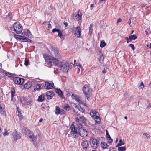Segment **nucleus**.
Listing matches in <instances>:
<instances>
[{
  "label": "nucleus",
  "instance_id": "nucleus-1",
  "mask_svg": "<svg viewBox=\"0 0 151 151\" xmlns=\"http://www.w3.org/2000/svg\"><path fill=\"white\" fill-rule=\"evenodd\" d=\"M43 57L46 61L45 65L49 67L53 65H57L58 64L59 60L60 59H57V58L54 57L50 56L46 54H43Z\"/></svg>",
  "mask_w": 151,
  "mask_h": 151
},
{
  "label": "nucleus",
  "instance_id": "nucleus-2",
  "mask_svg": "<svg viewBox=\"0 0 151 151\" xmlns=\"http://www.w3.org/2000/svg\"><path fill=\"white\" fill-rule=\"evenodd\" d=\"M49 49L52 56L57 58V59H60L61 58L57 47L51 46L49 47Z\"/></svg>",
  "mask_w": 151,
  "mask_h": 151
},
{
  "label": "nucleus",
  "instance_id": "nucleus-3",
  "mask_svg": "<svg viewBox=\"0 0 151 151\" xmlns=\"http://www.w3.org/2000/svg\"><path fill=\"white\" fill-rule=\"evenodd\" d=\"M14 31L17 34H20L22 30V27L19 22H16L13 25Z\"/></svg>",
  "mask_w": 151,
  "mask_h": 151
},
{
  "label": "nucleus",
  "instance_id": "nucleus-4",
  "mask_svg": "<svg viewBox=\"0 0 151 151\" xmlns=\"http://www.w3.org/2000/svg\"><path fill=\"white\" fill-rule=\"evenodd\" d=\"M72 67V65L70 63H66L61 66V69L64 72H67L71 69Z\"/></svg>",
  "mask_w": 151,
  "mask_h": 151
},
{
  "label": "nucleus",
  "instance_id": "nucleus-5",
  "mask_svg": "<svg viewBox=\"0 0 151 151\" xmlns=\"http://www.w3.org/2000/svg\"><path fill=\"white\" fill-rule=\"evenodd\" d=\"M25 135L32 139L33 142L35 141L36 139V135H34L32 132L29 130L27 129L25 131Z\"/></svg>",
  "mask_w": 151,
  "mask_h": 151
},
{
  "label": "nucleus",
  "instance_id": "nucleus-6",
  "mask_svg": "<svg viewBox=\"0 0 151 151\" xmlns=\"http://www.w3.org/2000/svg\"><path fill=\"white\" fill-rule=\"evenodd\" d=\"M13 81L15 84L22 85L24 82V79L19 77H15L13 78Z\"/></svg>",
  "mask_w": 151,
  "mask_h": 151
},
{
  "label": "nucleus",
  "instance_id": "nucleus-7",
  "mask_svg": "<svg viewBox=\"0 0 151 151\" xmlns=\"http://www.w3.org/2000/svg\"><path fill=\"white\" fill-rule=\"evenodd\" d=\"M90 142L92 147L94 149H96L98 147V142L97 140L93 138H91L90 139Z\"/></svg>",
  "mask_w": 151,
  "mask_h": 151
},
{
  "label": "nucleus",
  "instance_id": "nucleus-8",
  "mask_svg": "<svg viewBox=\"0 0 151 151\" xmlns=\"http://www.w3.org/2000/svg\"><path fill=\"white\" fill-rule=\"evenodd\" d=\"M72 32L74 34L78 35H79L78 37H79L81 33V29L80 26H78L75 28L73 26L72 28Z\"/></svg>",
  "mask_w": 151,
  "mask_h": 151
},
{
  "label": "nucleus",
  "instance_id": "nucleus-9",
  "mask_svg": "<svg viewBox=\"0 0 151 151\" xmlns=\"http://www.w3.org/2000/svg\"><path fill=\"white\" fill-rule=\"evenodd\" d=\"M83 92L86 95H88L90 93L91 91V89L90 88L89 86H84L83 88Z\"/></svg>",
  "mask_w": 151,
  "mask_h": 151
},
{
  "label": "nucleus",
  "instance_id": "nucleus-10",
  "mask_svg": "<svg viewBox=\"0 0 151 151\" xmlns=\"http://www.w3.org/2000/svg\"><path fill=\"white\" fill-rule=\"evenodd\" d=\"M32 102L31 97L29 95L24 97L23 100L22 101V103L24 104H29Z\"/></svg>",
  "mask_w": 151,
  "mask_h": 151
},
{
  "label": "nucleus",
  "instance_id": "nucleus-11",
  "mask_svg": "<svg viewBox=\"0 0 151 151\" xmlns=\"http://www.w3.org/2000/svg\"><path fill=\"white\" fill-rule=\"evenodd\" d=\"M21 135L20 133H18L16 131L13 132L12 134V135L13 137V138L14 141H17L20 139L21 137Z\"/></svg>",
  "mask_w": 151,
  "mask_h": 151
},
{
  "label": "nucleus",
  "instance_id": "nucleus-12",
  "mask_svg": "<svg viewBox=\"0 0 151 151\" xmlns=\"http://www.w3.org/2000/svg\"><path fill=\"white\" fill-rule=\"evenodd\" d=\"M82 14L80 12V10L77 13H75L73 16L74 19L77 21L80 20L82 18Z\"/></svg>",
  "mask_w": 151,
  "mask_h": 151
},
{
  "label": "nucleus",
  "instance_id": "nucleus-13",
  "mask_svg": "<svg viewBox=\"0 0 151 151\" xmlns=\"http://www.w3.org/2000/svg\"><path fill=\"white\" fill-rule=\"evenodd\" d=\"M79 134L82 137H85L87 136V132L84 129H81L79 130Z\"/></svg>",
  "mask_w": 151,
  "mask_h": 151
},
{
  "label": "nucleus",
  "instance_id": "nucleus-14",
  "mask_svg": "<svg viewBox=\"0 0 151 151\" xmlns=\"http://www.w3.org/2000/svg\"><path fill=\"white\" fill-rule=\"evenodd\" d=\"M65 111L63 109H60L58 107H56L55 114H60L63 115L65 114Z\"/></svg>",
  "mask_w": 151,
  "mask_h": 151
},
{
  "label": "nucleus",
  "instance_id": "nucleus-15",
  "mask_svg": "<svg viewBox=\"0 0 151 151\" xmlns=\"http://www.w3.org/2000/svg\"><path fill=\"white\" fill-rule=\"evenodd\" d=\"M54 95V93L52 91H47L46 93V97L48 99H52Z\"/></svg>",
  "mask_w": 151,
  "mask_h": 151
},
{
  "label": "nucleus",
  "instance_id": "nucleus-16",
  "mask_svg": "<svg viewBox=\"0 0 151 151\" xmlns=\"http://www.w3.org/2000/svg\"><path fill=\"white\" fill-rule=\"evenodd\" d=\"M90 114L93 118H96L99 114L98 113L94 110H92L91 111Z\"/></svg>",
  "mask_w": 151,
  "mask_h": 151
},
{
  "label": "nucleus",
  "instance_id": "nucleus-17",
  "mask_svg": "<svg viewBox=\"0 0 151 151\" xmlns=\"http://www.w3.org/2000/svg\"><path fill=\"white\" fill-rule=\"evenodd\" d=\"M81 145L83 149H87L89 146V143L87 140L84 141L81 143Z\"/></svg>",
  "mask_w": 151,
  "mask_h": 151
},
{
  "label": "nucleus",
  "instance_id": "nucleus-18",
  "mask_svg": "<svg viewBox=\"0 0 151 151\" xmlns=\"http://www.w3.org/2000/svg\"><path fill=\"white\" fill-rule=\"evenodd\" d=\"M42 80H40L39 79H35L31 82L32 84H35V85H42V83H40L41 81Z\"/></svg>",
  "mask_w": 151,
  "mask_h": 151
},
{
  "label": "nucleus",
  "instance_id": "nucleus-19",
  "mask_svg": "<svg viewBox=\"0 0 151 151\" xmlns=\"http://www.w3.org/2000/svg\"><path fill=\"white\" fill-rule=\"evenodd\" d=\"M21 40L22 42H31L32 40L25 37L22 36V37L21 38Z\"/></svg>",
  "mask_w": 151,
  "mask_h": 151
},
{
  "label": "nucleus",
  "instance_id": "nucleus-20",
  "mask_svg": "<svg viewBox=\"0 0 151 151\" xmlns=\"http://www.w3.org/2000/svg\"><path fill=\"white\" fill-rule=\"evenodd\" d=\"M11 101H12L13 97L15 94V90L14 88H11Z\"/></svg>",
  "mask_w": 151,
  "mask_h": 151
},
{
  "label": "nucleus",
  "instance_id": "nucleus-21",
  "mask_svg": "<svg viewBox=\"0 0 151 151\" xmlns=\"http://www.w3.org/2000/svg\"><path fill=\"white\" fill-rule=\"evenodd\" d=\"M44 95H41L38 97V101L40 102H42L44 100Z\"/></svg>",
  "mask_w": 151,
  "mask_h": 151
},
{
  "label": "nucleus",
  "instance_id": "nucleus-22",
  "mask_svg": "<svg viewBox=\"0 0 151 151\" xmlns=\"http://www.w3.org/2000/svg\"><path fill=\"white\" fill-rule=\"evenodd\" d=\"M56 92L60 97H62V92L61 90L58 89H57L56 90Z\"/></svg>",
  "mask_w": 151,
  "mask_h": 151
},
{
  "label": "nucleus",
  "instance_id": "nucleus-23",
  "mask_svg": "<svg viewBox=\"0 0 151 151\" xmlns=\"http://www.w3.org/2000/svg\"><path fill=\"white\" fill-rule=\"evenodd\" d=\"M124 142L123 139L122 140V139H120L119 141V142L118 144L117 145V147H118L119 146H121L122 145H124Z\"/></svg>",
  "mask_w": 151,
  "mask_h": 151
},
{
  "label": "nucleus",
  "instance_id": "nucleus-24",
  "mask_svg": "<svg viewBox=\"0 0 151 151\" xmlns=\"http://www.w3.org/2000/svg\"><path fill=\"white\" fill-rule=\"evenodd\" d=\"M32 86H20V87L22 89H27L31 88Z\"/></svg>",
  "mask_w": 151,
  "mask_h": 151
},
{
  "label": "nucleus",
  "instance_id": "nucleus-25",
  "mask_svg": "<svg viewBox=\"0 0 151 151\" xmlns=\"http://www.w3.org/2000/svg\"><path fill=\"white\" fill-rule=\"evenodd\" d=\"M93 119L95 120L96 123L98 124L100 123L101 119L98 116H97V117H96V118H94Z\"/></svg>",
  "mask_w": 151,
  "mask_h": 151
},
{
  "label": "nucleus",
  "instance_id": "nucleus-26",
  "mask_svg": "<svg viewBox=\"0 0 151 151\" xmlns=\"http://www.w3.org/2000/svg\"><path fill=\"white\" fill-rule=\"evenodd\" d=\"M106 45V43H105L104 40H102L100 42V47L103 48Z\"/></svg>",
  "mask_w": 151,
  "mask_h": 151
},
{
  "label": "nucleus",
  "instance_id": "nucleus-27",
  "mask_svg": "<svg viewBox=\"0 0 151 151\" xmlns=\"http://www.w3.org/2000/svg\"><path fill=\"white\" fill-rule=\"evenodd\" d=\"M129 37L132 40H135L137 38V36L134 34L129 36Z\"/></svg>",
  "mask_w": 151,
  "mask_h": 151
},
{
  "label": "nucleus",
  "instance_id": "nucleus-28",
  "mask_svg": "<svg viewBox=\"0 0 151 151\" xmlns=\"http://www.w3.org/2000/svg\"><path fill=\"white\" fill-rule=\"evenodd\" d=\"M5 75L6 76L10 77H12L13 76V74L9 72H6L5 73Z\"/></svg>",
  "mask_w": 151,
  "mask_h": 151
},
{
  "label": "nucleus",
  "instance_id": "nucleus-29",
  "mask_svg": "<svg viewBox=\"0 0 151 151\" xmlns=\"http://www.w3.org/2000/svg\"><path fill=\"white\" fill-rule=\"evenodd\" d=\"M76 99L77 101L80 104H82L83 101L79 96L76 97Z\"/></svg>",
  "mask_w": 151,
  "mask_h": 151
},
{
  "label": "nucleus",
  "instance_id": "nucleus-30",
  "mask_svg": "<svg viewBox=\"0 0 151 151\" xmlns=\"http://www.w3.org/2000/svg\"><path fill=\"white\" fill-rule=\"evenodd\" d=\"M54 86H44V88L47 89H51L54 88Z\"/></svg>",
  "mask_w": 151,
  "mask_h": 151
},
{
  "label": "nucleus",
  "instance_id": "nucleus-31",
  "mask_svg": "<svg viewBox=\"0 0 151 151\" xmlns=\"http://www.w3.org/2000/svg\"><path fill=\"white\" fill-rule=\"evenodd\" d=\"M118 150L119 151H125L126 148L124 147H119L118 148Z\"/></svg>",
  "mask_w": 151,
  "mask_h": 151
},
{
  "label": "nucleus",
  "instance_id": "nucleus-32",
  "mask_svg": "<svg viewBox=\"0 0 151 151\" xmlns=\"http://www.w3.org/2000/svg\"><path fill=\"white\" fill-rule=\"evenodd\" d=\"M7 17L9 18L10 20H11L13 17L12 13L11 12H9L8 15L7 16Z\"/></svg>",
  "mask_w": 151,
  "mask_h": 151
},
{
  "label": "nucleus",
  "instance_id": "nucleus-33",
  "mask_svg": "<svg viewBox=\"0 0 151 151\" xmlns=\"http://www.w3.org/2000/svg\"><path fill=\"white\" fill-rule=\"evenodd\" d=\"M80 121L83 122H85L86 121V118L84 116L80 117Z\"/></svg>",
  "mask_w": 151,
  "mask_h": 151
},
{
  "label": "nucleus",
  "instance_id": "nucleus-34",
  "mask_svg": "<svg viewBox=\"0 0 151 151\" xmlns=\"http://www.w3.org/2000/svg\"><path fill=\"white\" fill-rule=\"evenodd\" d=\"M71 134L72 135L73 137L74 138L77 137H78V133L77 132H76L72 133Z\"/></svg>",
  "mask_w": 151,
  "mask_h": 151
},
{
  "label": "nucleus",
  "instance_id": "nucleus-35",
  "mask_svg": "<svg viewBox=\"0 0 151 151\" xmlns=\"http://www.w3.org/2000/svg\"><path fill=\"white\" fill-rule=\"evenodd\" d=\"M92 24H91L89 26V34H91L92 33V32L93 31V29H92Z\"/></svg>",
  "mask_w": 151,
  "mask_h": 151
},
{
  "label": "nucleus",
  "instance_id": "nucleus-36",
  "mask_svg": "<svg viewBox=\"0 0 151 151\" xmlns=\"http://www.w3.org/2000/svg\"><path fill=\"white\" fill-rule=\"evenodd\" d=\"M64 108L67 111H69L70 109V108L69 105L67 104L65 105Z\"/></svg>",
  "mask_w": 151,
  "mask_h": 151
},
{
  "label": "nucleus",
  "instance_id": "nucleus-37",
  "mask_svg": "<svg viewBox=\"0 0 151 151\" xmlns=\"http://www.w3.org/2000/svg\"><path fill=\"white\" fill-rule=\"evenodd\" d=\"M22 36H20L19 35H14V37L15 38L17 39H19L21 40V38H22Z\"/></svg>",
  "mask_w": 151,
  "mask_h": 151
},
{
  "label": "nucleus",
  "instance_id": "nucleus-38",
  "mask_svg": "<svg viewBox=\"0 0 151 151\" xmlns=\"http://www.w3.org/2000/svg\"><path fill=\"white\" fill-rule=\"evenodd\" d=\"M26 36L29 37L31 35V32L30 30L29 29H27L26 32L25 33Z\"/></svg>",
  "mask_w": 151,
  "mask_h": 151
},
{
  "label": "nucleus",
  "instance_id": "nucleus-39",
  "mask_svg": "<svg viewBox=\"0 0 151 151\" xmlns=\"http://www.w3.org/2000/svg\"><path fill=\"white\" fill-rule=\"evenodd\" d=\"M45 84H44L43 85H54V84L52 82L50 81V83L46 81L45 83Z\"/></svg>",
  "mask_w": 151,
  "mask_h": 151
},
{
  "label": "nucleus",
  "instance_id": "nucleus-40",
  "mask_svg": "<svg viewBox=\"0 0 151 151\" xmlns=\"http://www.w3.org/2000/svg\"><path fill=\"white\" fill-rule=\"evenodd\" d=\"M101 144V147L102 148H103L104 149H105L107 148V144L106 143L105 144L104 143H102Z\"/></svg>",
  "mask_w": 151,
  "mask_h": 151
},
{
  "label": "nucleus",
  "instance_id": "nucleus-41",
  "mask_svg": "<svg viewBox=\"0 0 151 151\" xmlns=\"http://www.w3.org/2000/svg\"><path fill=\"white\" fill-rule=\"evenodd\" d=\"M3 110L4 108L3 107V105L2 104H1L0 102V113Z\"/></svg>",
  "mask_w": 151,
  "mask_h": 151
},
{
  "label": "nucleus",
  "instance_id": "nucleus-42",
  "mask_svg": "<svg viewBox=\"0 0 151 151\" xmlns=\"http://www.w3.org/2000/svg\"><path fill=\"white\" fill-rule=\"evenodd\" d=\"M58 36L62 38V33L60 30L58 32Z\"/></svg>",
  "mask_w": 151,
  "mask_h": 151
},
{
  "label": "nucleus",
  "instance_id": "nucleus-43",
  "mask_svg": "<svg viewBox=\"0 0 151 151\" xmlns=\"http://www.w3.org/2000/svg\"><path fill=\"white\" fill-rule=\"evenodd\" d=\"M125 39L126 40L127 42L128 43L129 42H131L132 40L129 37V38L126 37L125 38Z\"/></svg>",
  "mask_w": 151,
  "mask_h": 151
},
{
  "label": "nucleus",
  "instance_id": "nucleus-44",
  "mask_svg": "<svg viewBox=\"0 0 151 151\" xmlns=\"http://www.w3.org/2000/svg\"><path fill=\"white\" fill-rule=\"evenodd\" d=\"M60 30V29H57L56 28H54L52 29V32L53 33H55V32H58Z\"/></svg>",
  "mask_w": 151,
  "mask_h": 151
},
{
  "label": "nucleus",
  "instance_id": "nucleus-45",
  "mask_svg": "<svg viewBox=\"0 0 151 151\" xmlns=\"http://www.w3.org/2000/svg\"><path fill=\"white\" fill-rule=\"evenodd\" d=\"M78 109L81 112H84L85 111V109L84 108H82L81 106H80V108H79Z\"/></svg>",
  "mask_w": 151,
  "mask_h": 151
},
{
  "label": "nucleus",
  "instance_id": "nucleus-46",
  "mask_svg": "<svg viewBox=\"0 0 151 151\" xmlns=\"http://www.w3.org/2000/svg\"><path fill=\"white\" fill-rule=\"evenodd\" d=\"M29 63V60H25L24 65L26 66L28 65Z\"/></svg>",
  "mask_w": 151,
  "mask_h": 151
},
{
  "label": "nucleus",
  "instance_id": "nucleus-47",
  "mask_svg": "<svg viewBox=\"0 0 151 151\" xmlns=\"http://www.w3.org/2000/svg\"><path fill=\"white\" fill-rule=\"evenodd\" d=\"M107 139L109 140L108 142L109 143H111L112 142V140L110 137H108L107 138Z\"/></svg>",
  "mask_w": 151,
  "mask_h": 151
},
{
  "label": "nucleus",
  "instance_id": "nucleus-48",
  "mask_svg": "<svg viewBox=\"0 0 151 151\" xmlns=\"http://www.w3.org/2000/svg\"><path fill=\"white\" fill-rule=\"evenodd\" d=\"M74 106L78 109L79 108H80L81 106L79 104H76L74 103Z\"/></svg>",
  "mask_w": 151,
  "mask_h": 151
},
{
  "label": "nucleus",
  "instance_id": "nucleus-49",
  "mask_svg": "<svg viewBox=\"0 0 151 151\" xmlns=\"http://www.w3.org/2000/svg\"><path fill=\"white\" fill-rule=\"evenodd\" d=\"M5 132H4L3 133V135L4 136L6 135H9V133L7 132V129H5Z\"/></svg>",
  "mask_w": 151,
  "mask_h": 151
},
{
  "label": "nucleus",
  "instance_id": "nucleus-50",
  "mask_svg": "<svg viewBox=\"0 0 151 151\" xmlns=\"http://www.w3.org/2000/svg\"><path fill=\"white\" fill-rule=\"evenodd\" d=\"M37 86L36 87V88H35L34 89V90H35V91L36 90H38L40 89H42V88H41V87L40 86Z\"/></svg>",
  "mask_w": 151,
  "mask_h": 151
},
{
  "label": "nucleus",
  "instance_id": "nucleus-51",
  "mask_svg": "<svg viewBox=\"0 0 151 151\" xmlns=\"http://www.w3.org/2000/svg\"><path fill=\"white\" fill-rule=\"evenodd\" d=\"M129 46L131 47L132 50H134L135 49L134 46L133 44H130L129 45Z\"/></svg>",
  "mask_w": 151,
  "mask_h": 151
},
{
  "label": "nucleus",
  "instance_id": "nucleus-52",
  "mask_svg": "<svg viewBox=\"0 0 151 151\" xmlns=\"http://www.w3.org/2000/svg\"><path fill=\"white\" fill-rule=\"evenodd\" d=\"M75 121L78 122H79L80 121V118H78L77 117L75 119Z\"/></svg>",
  "mask_w": 151,
  "mask_h": 151
},
{
  "label": "nucleus",
  "instance_id": "nucleus-53",
  "mask_svg": "<svg viewBox=\"0 0 151 151\" xmlns=\"http://www.w3.org/2000/svg\"><path fill=\"white\" fill-rule=\"evenodd\" d=\"M71 131L73 132H76L77 131V129L75 127L74 129L71 130Z\"/></svg>",
  "mask_w": 151,
  "mask_h": 151
},
{
  "label": "nucleus",
  "instance_id": "nucleus-54",
  "mask_svg": "<svg viewBox=\"0 0 151 151\" xmlns=\"http://www.w3.org/2000/svg\"><path fill=\"white\" fill-rule=\"evenodd\" d=\"M106 136L107 137V138H108V137H110L109 135V134L108 132V131L107 130H106Z\"/></svg>",
  "mask_w": 151,
  "mask_h": 151
},
{
  "label": "nucleus",
  "instance_id": "nucleus-55",
  "mask_svg": "<svg viewBox=\"0 0 151 151\" xmlns=\"http://www.w3.org/2000/svg\"><path fill=\"white\" fill-rule=\"evenodd\" d=\"M52 28V26L49 23L48 24V29H47V30H49V29H50Z\"/></svg>",
  "mask_w": 151,
  "mask_h": 151
},
{
  "label": "nucleus",
  "instance_id": "nucleus-56",
  "mask_svg": "<svg viewBox=\"0 0 151 151\" xmlns=\"http://www.w3.org/2000/svg\"><path fill=\"white\" fill-rule=\"evenodd\" d=\"M75 128V127L72 124L71 125L70 127V128L71 130L73 129H74Z\"/></svg>",
  "mask_w": 151,
  "mask_h": 151
},
{
  "label": "nucleus",
  "instance_id": "nucleus-57",
  "mask_svg": "<svg viewBox=\"0 0 151 151\" xmlns=\"http://www.w3.org/2000/svg\"><path fill=\"white\" fill-rule=\"evenodd\" d=\"M122 21V19L120 18H119L117 20V23H118L119 22H120Z\"/></svg>",
  "mask_w": 151,
  "mask_h": 151
},
{
  "label": "nucleus",
  "instance_id": "nucleus-58",
  "mask_svg": "<svg viewBox=\"0 0 151 151\" xmlns=\"http://www.w3.org/2000/svg\"><path fill=\"white\" fill-rule=\"evenodd\" d=\"M145 32L146 35L147 36L149 35L150 33V32H148V31L146 30L145 31Z\"/></svg>",
  "mask_w": 151,
  "mask_h": 151
},
{
  "label": "nucleus",
  "instance_id": "nucleus-59",
  "mask_svg": "<svg viewBox=\"0 0 151 151\" xmlns=\"http://www.w3.org/2000/svg\"><path fill=\"white\" fill-rule=\"evenodd\" d=\"M144 87V86H139L138 87V88L139 89H142Z\"/></svg>",
  "mask_w": 151,
  "mask_h": 151
},
{
  "label": "nucleus",
  "instance_id": "nucleus-60",
  "mask_svg": "<svg viewBox=\"0 0 151 151\" xmlns=\"http://www.w3.org/2000/svg\"><path fill=\"white\" fill-rule=\"evenodd\" d=\"M78 127L80 129V130L81 129H83L82 128V126L81 125V124H79L78 126Z\"/></svg>",
  "mask_w": 151,
  "mask_h": 151
},
{
  "label": "nucleus",
  "instance_id": "nucleus-61",
  "mask_svg": "<svg viewBox=\"0 0 151 151\" xmlns=\"http://www.w3.org/2000/svg\"><path fill=\"white\" fill-rule=\"evenodd\" d=\"M106 72V70L105 68H104V69L102 70V73H105Z\"/></svg>",
  "mask_w": 151,
  "mask_h": 151
},
{
  "label": "nucleus",
  "instance_id": "nucleus-62",
  "mask_svg": "<svg viewBox=\"0 0 151 151\" xmlns=\"http://www.w3.org/2000/svg\"><path fill=\"white\" fill-rule=\"evenodd\" d=\"M151 108V104H149V105H148L147 108L149 109Z\"/></svg>",
  "mask_w": 151,
  "mask_h": 151
},
{
  "label": "nucleus",
  "instance_id": "nucleus-63",
  "mask_svg": "<svg viewBox=\"0 0 151 151\" xmlns=\"http://www.w3.org/2000/svg\"><path fill=\"white\" fill-rule=\"evenodd\" d=\"M151 137V136L149 134H147L146 136V137L148 139L149 138Z\"/></svg>",
  "mask_w": 151,
  "mask_h": 151
},
{
  "label": "nucleus",
  "instance_id": "nucleus-64",
  "mask_svg": "<svg viewBox=\"0 0 151 151\" xmlns=\"http://www.w3.org/2000/svg\"><path fill=\"white\" fill-rule=\"evenodd\" d=\"M64 24L65 27H67L68 26V23L65 22H64Z\"/></svg>",
  "mask_w": 151,
  "mask_h": 151
}]
</instances>
